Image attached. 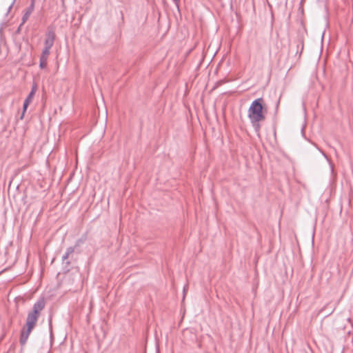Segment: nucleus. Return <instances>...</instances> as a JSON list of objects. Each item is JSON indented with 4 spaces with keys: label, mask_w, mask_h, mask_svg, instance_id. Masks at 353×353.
<instances>
[{
    "label": "nucleus",
    "mask_w": 353,
    "mask_h": 353,
    "mask_svg": "<svg viewBox=\"0 0 353 353\" xmlns=\"http://www.w3.org/2000/svg\"><path fill=\"white\" fill-rule=\"evenodd\" d=\"M263 108V99L258 98L252 102L248 111V118L254 131L257 134H259L261 129L260 121L265 119Z\"/></svg>",
    "instance_id": "nucleus-1"
},
{
    "label": "nucleus",
    "mask_w": 353,
    "mask_h": 353,
    "mask_svg": "<svg viewBox=\"0 0 353 353\" xmlns=\"http://www.w3.org/2000/svg\"><path fill=\"white\" fill-rule=\"evenodd\" d=\"M46 306V301L43 297H40L34 303L32 310L30 312L26 318V327L33 330L35 327L38 319L40 316V312L44 309Z\"/></svg>",
    "instance_id": "nucleus-2"
},
{
    "label": "nucleus",
    "mask_w": 353,
    "mask_h": 353,
    "mask_svg": "<svg viewBox=\"0 0 353 353\" xmlns=\"http://www.w3.org/2000/svg\"><path fill=\"white\" fill-rule=\"evenodd\" d=\"M54 39H55V33H54V30H48L46 33V39L44 41V48L51 49L54 45Z\"/></svg>",
    "instance_id": "nucleus-3"
},
{
    "label": "nucleus",
    "mask_w": 353,
    "mask_h": 353,
    "mask_svg": "<svg viewBox=\"0 0 353 353\" xmlns=\"http://www.w3.org/2000/svg\"><path fill=\"white\" fill-rule=\"evenodd\" d=\"M32 330V329H29L28 327H26L21 330L19 342L22 346L25 345L26 343Z\"/></svg>",
    "instance_id": "nucleus-4"
},
{
    "label": "nucleus",
    "mask_w": 353,
    "mask_h": 353,
    "mask_svg": "<svg viewBox=\"0 0 353 353\" xmlns=\"http://www.w3.org/2000/svg\"><path fill=\"white\" fill-rule=\"evenodd\" d=\"M35 1L36 0H31V3H30V6L26 8V12L22 17V24L24 23L28 20L29 17L31 15V14L34 11Z\"/></svg>",
    "instance_id": "nucleus-5"
},
{
    "label": "nucleus",
    "mask_w": 353,
    "mask_h": 353,
    "mask_svg": "<svg viewBox=\"0 0 353 353\" xmlns=\"http://www.w3.org/2000/svg\"><path fill=\"white\" fill-rule=\"evenodd\" d=\"M74 252V248L68 247L66 249L65 254L62 256V261L66 265H70V261H68L69 256Z\"/></svg>",
    "instance_id": "nucleus-6"
},
{
    "label": "nucleus",
    "mask_w": 353,
    "mask_h": 353,
    "mask_svg": "<svg viewBox=\"0 0 353 353\" xmlns=\"http://www.w3.org/2000/svg\"><path fill=\"white\" fill-rule=\"evenodd\" d=\"M87 239H88V235L86 233L82 234L81 236L76 241L74 245L72 246V247L74 248V250H77L78 248H79L81 245H83L86 241Z\"/></svg>",
    "instance_id": "nucleus-7"
},
{
    "label": "nucleus",
    "mask_w": 353,
    "mask_h": 353,
    "mask_svg": "<svg viewBox=\"0 0 353 353\" xmlns=\"http://www.w3.org/2000/svg\"><path fill=\"white\" fill-rule=\"evenodd\" d=\"M36 92H37V85L35 84H34L32 87L30 92L27 96V97L26 98L24 101H26V103H30Z\"/></svg>",
    "instance_id": "nucleus-8"
},
{
    "label": "nucleus",
    "mask_w": 353,
    "mask_h": 353,
    "mask_svg": "<svg viewBox=\"0 0 353 353\" xmlns=\"http://www.w3.org/2000/svg\"><path fill=\"white\" fill-rule=\"evenodd\" d=\"M50 53V48H43L40 58H43L48 60Z\"/></svg>",
    "instance_id": "nucleus-9"
},
{
    "label": "nucleus",
    "mask_w": 353,
    "mask_h": 353,
    "mask_svg": "<svg viewBox=\"0 0 353 353\" xmlns=\"http://www.w3.org/2000/svg\"><path fill=\"white\" fill-rule=\"evenodd\" d=\"M47 61H48L47 59H43V58H40V61H39V67H40V68L43 69L45 68H46V66H47Z\"/></svg>",
    "instance_id": "nucleus-10"
},
{
    "label": "nucleus",
    "mask_w": 353,
    "mask_h": 353,
    "mask_svg": "<svg viewBox=\"0 0 353 353\" xmlns=\"http://www.w3.org/2000/svg\"><path fill=\"white\" fill-rule=\"evenodd\" d=\"M30 103H26V101L23 102V112H22V114L20 117V119H23V117H24V114H25V112L27 110V108L28 107Z\"/></svg>",
    "instance_id": "nucleus-11"
},
{
    "label": "nucleus",
    "mask_w": 353,
    "mask_h": 353,
    "mask_svg": "<svg viewBox=\"0 0 353 353\" xmlns=\"http://www.w3.org/2000/svg\"><path fill=\"white\" fill-rule=\"evenodd\" d=\"M316 149L322 154V155L324 157L325 159H326L327 161H329L327 156L325 154V152L321 150L315 143H312Z\"/></svg>",
    "instance_id": "nucleus-12"
},
{
    "label": "nucleus",
    "mask_w": 353,
    "mask_h": 353,
    "mask_svg": "<svg viewBox=\"0 0 353 353\" xmlns=\"http://www.w3.org/2000/svg\"><path fill=\"white\" fill-rule=\"evenodd\" d=\"M179 1L180 0H172L178 10L179 9Z\"/></svg>",
    "instance_id": "nucleus-13"
},
{
    "label": "nucleus",
    "mask_w": 353,
    "mask_h": 353,
    "mask_svg": "<svg viewBox=\"0 0 353 353\" xmlns=\"http://www.w3.org/2000/svg\"><path fill=\"white\" fill-rule=\"evenodd\" d=\"M185 288L184 287L183 288V293L185 294Z\"/></svg>",
    "instance_id": "nucleus-14"
},
{
    "label": "nucleus",
    "mask_w": 353,
    "mask_h": 353,
    "mask_svg": "<svg viewBox=\"0 0 353 353\" xmlns=\"http://www.w3.org/2000/svg\"><path fill=\"white\" fill-rule=\"evenodd\" d=\"M12 6V4L11 6H10V7H9V10H10V9H11Z\"/></svg>",
    "instance_id": "nucleus-15"
},
{
    "label": "nucleus",
    "mask_w": 353,
    "mask_h": 353,
    "mask_svg": "<svg viewBox=\"0 0 353 353\" xmlns=\"http://www.w3.org/2000/svg\"><path fill=\"white\" fill-rule=\"evenodd\" d=\"M303 2V0H301V3Z\"/></svg>",
    "instance_id": "nucleus-16"
}]
</instances>
